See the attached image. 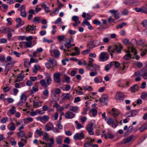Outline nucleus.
Here are the masks:
<instances>
[{
    "instance_id": "49",
    "label": "nucleus",
    "mask_w": 147,
    "mask_h": 147,
    "mask_svg": "<svg viewBox=\"0 0 147 147\" xmlns=\"http://www.w3.org/2000/svg\"><path fill=\"white\" fill-rule=\"evenodd\" d=\"M92 45H94L93 41L89 42V43L88 44L87 47L88 48H89L90 49L93 48V47H92Z\"/></svg>"
},
{
    "instance_id": "57",
    "label": "nucleus",
    "mask_w": 147,
    "mask_h": 147,
    "mask_svg": "<svg viewBox=\"0 0 147 147\" xmlns=\"http://www.w3.org/2000/svg\"><path fill=\"white\" fill-rule=\"evenodd\" d=\"M111 68V65L108 64L106 65L105 66V70L107 71H108Z\"/></svg>"
},
{
    "instance_id": "42",
    "label": "nucleus",
    "mask_w": 147,
    "mask_h": 147,
    "mask_svg": "<svg viewBox=\"0 0 147 147\" xmlns=\"http://www.w3.org/2000/svg\"><path fill=\"white\" fill-rule=\"evenodd\" d=\"M78 110V107L76 106L72 107L71 109H69L70 111L74 112H76Z\"/></svg>"
},
{
    "instance_id": "11",
    "label": "nucleus",
    "mask_w": 147,
    "mask_h": 147,
    "mask_svg": "<svg viewBox=\"0 0 147 147\" xmlns=\"http://www.w3.org/2000/svg\"><path fill=\"white\" fill-rule=\"evenodd\" d=\"M115 120L117 122V123H114V121L111 118H110L107 120V123L109 125L112 124V127L116 128L118 125V122L117 119H116Z\"/></svg>"
},
{
    "instance_id": "40",
    "label": "nucleus",
    "mask_w": 147,
    "mask_h": 147,
    "mask_svg": "<svg viewBox=\"0 0 147 147\" xmlns=\"http://www.w3.org/2000/svg\"><path fill=\"white\" fill-rule=\"evenodd\" d=\"M94 43V47L98 46L100 44V42L98 40H95L93 41Z\"/></svg>"
},
{
    "instance_id": "13",
    "label": "nucleus",
    "mask_w": 147,
    "mask_h": 147,
    "mask_svg": "<svg viewBox=\"0 0 147 147\" xmlns=\"http://www.w3.org/2000/svg\"><path fill=\"white\" fill-rule=\"evenodd\" d=\"M75 116V114L73 112L68 111L65 114V117L67 119H72Z\"/></svg>"
},
{
    "instance_id": "21",
    "label": "nucleus",
    "mask_w": 147,
    "mask_h": 147,
    "mask_svg": "<svg viewBox=\"0 0 147 147\" xmlns=\"http://www.w3.org/2000/svg\"><path fill=\"white\" fill-rule=\"evenodd\" d=\"M63 100H69L71 97V95L69 93H67L66 94H63Z\"/></svg>"
},
{
    "instance_id": "6",
    "label": "nucleus",
    "mask_w": 147,
    "mask_h": 147,
    "mask_svg": "<svg viewBox=\"0 0 147 147\" xmlns=\"http://www.w3.org/2000/svg\"><path fill=\"white\" fill-rule=\"evenodd\" d=\"M131 43L130 44V47L131 49V51L132 53H134V55H136L137 54V52L136 51V49L134 47V45L135 44H137V42L136 38H133L131 42H130Z\"/></svg>"
},
{
    "instance_id": "43",
    "label": "nucleus",
    "mask_w": 147,
    "mask_h": 147,
    "mask_svg": "<svg viewBox=\"0 0 147 147\" xmlns=\"http://www.w3.org/2000/svg\"><path fill=\"white\" fill-rule=\"evenodd\" d=\"M8 119V118L7 117H5L1 119V122L2 123H4L7 121Z\"/></svg>"
},
{
    "instance_id": "41",
    "label": "nucleus",
    "mask_w": 147,
    "mask_h": 147,
    "mask_svg": "<svg viewBox=\"0 0 147 147\" xmlns=\"http://www.w3.org/2000/svg\"><path fill=\"white\" fill-rule=\"evenodd\" d=\"M72 20L75 22L80 21L79 19L78 16H74L72 18Z\"/></svg>"
},
{
    "instance_id": "61",
    "label": "nucleus",
    "mask_w": 147,
    "mask_h": 147,
    "mask_svg": "<svg viewBox=\"0 0 147 147\" xmlns=\"http://www.w3.org/2000/svg\"><path fill=\"white\" fill-rule=\"evenodd\" d=\"M4 31L6 33H9L11 31V29L9 27L5 28L4 29Z\"/></svg>"
},
{
    "instance_id": "4",
    "label": "nucleus",
    "mask_w": 147,
    "mask_h": 147,
    "mask_svg": "<svg viewBox=\"0 0 147 147\" xmlns=\"http://www.w3.org/2000/svg\"><path fill=\"white\" fill-rule=\"evenodd\" d=\"M125 97V95L121 92H117L115 94V98L117 101L121 102L123 100Z\"/></svg>"
},
{
    "instance_id": "51",
    "label": "nucleus",
    "mask_w": 147,
    "mask_h": 147,
    "mask_svg": "<svg viewBox=\"0 0 147 147\" xmlns=\"http://www.w3.org/2000/svg\"><path fill=\"white\" fill-rule=\"evenodd\" d=\"M107 134L109 138L112 139L114 138V136L112 133L109 132Z\"/></svg>"
},
{
    "instance_id": "47",
    "label": "nucleus",
    "mask_w": 147,
    "mask_h": 147,
    "mask_svg": "<svg viewBox=\"0 0 147 147\" xmlns=\"http://www.w3.org/2000/svg\"><path fill=\"white\" fill-rule=\"evenodd\" d=\"M51 130H52L54 132H56V133H59L60 132L59 130L57 128L55 127L53 125V127L52 128Z\"/></svg>"
},
{
    "instance_id": "7",
    "label": "nucleus",
    "mask_w": 147,
    "mask_h": 147,
    "mask_svg": "<svg viewBox=\"0 0 147 147\" xmlns=\"http://www.w3.org/2000/svg\"><path fill=\"white\" fill-rule=\"evenodd\" d=\"M109 57V55L108 53L107 52L101 53L99 56V58L100 60L102 61H106L108 59Z\"/></svg>"
},
{
    "instance_id": "2",
    "label": "nucleus",
    "mask_w": 147,
    "mask_h": 147,
    "mask_svg": "<svg viewBox=\"0 0 147 147\" xmlns=\"http://www.w3.org/2000/svg\"><path fill=\"white\" fill-rule=\"evenodd\" d=\"M45 79L41 80L40 83L42 86L47 87L51 83L52 79L51 75L49 74L45 76Z\"/></svg>"
},
{
    "instance_id": "28",
    "label": "nucleus",
    "mask_w": 147,
    "mask_h": 147,
    "mask_svg": "<svg viewBox=\"0 0 147 147\" xmlns=\"http://www.w3.org/2000/svg\"><path fill=\"white\" fill-rule=\"evenodd\" d=\"M18 136L19 138H22L25 135V133L24 131H20L18 132L17 133Z\"/></svg>"
},
{
    "instance_id": "50",
    "label": "nucleus",
    "mask_w": 147,
    "mask_h": 147,
    "mask_svg": "<svg viewBox=\"0 0 147 147\" xmlns=\"http://www.w3.org/2000/svg\"><path fill=\"white\" fill-rule=\"evenodd\" d=\"M24 66L26 68H28V66L27 65L26 63L27 64L28 62L29 61V60L28 59H24Z\"/></svg>"
},
{
    "instance_id": "54",
    "label": "nucleus",
    "mask_w": 147,
    "mask_h": 147,
    "mask_svg": "<svg viewBox=\"0 0 147 147\" xmlns=\"http://www.w3.org/2000/svg\"><path fill=\"white\" fill-rule=\"evenodd\" d=\"M26 101H24L20 100L19 102L17 104V105L18 106H21L23 105V104Z\"/></svg>"
},
{
    "instance_id": "1",
    "label": "nucleus",
    "mask_w": 147,
    "mask_h": 147,
    "mask_svg": "<svg viewBox=\"0 0 147 147\" xmlns=\"http://www.w3.org/2000/svg\"><path fill=\"white\" fill-rule=\"evenodd\" d=\"M123 49V47L122 45L120 43H119L113 46H109L107 48V51L110 54L111 58H112L113 57V53H115V51L118 53H120Z\"/></svg>"
},
{
    "instance_id": "10",
    "label": "nucleus",
    "mask_w": 147,
    "mask_h": 147,
    "mask_svg": "<svg viewBox=\"0 0 147 147\" xmlns=\"http://www.w3.org/2000/svg\"><path fill=\"white\" fill-rule=\"evenodd\" d=\"M108 96L107 95L104 94L102 95L99 100L101 105H103L107 104L108 100Z\"/></svg>"
},
{
    "instance_id": "12",
    "label": "nucleus",
    "mask_w": 147,
    "mask_h": 147,
    "mask_svg": "<svg viewBox=\"0 0 147 147\" xmlns=\"http://www.w3.org/2000/svg\"><path fill=\"white\" fill-rule=\"evenodd\" d=\"M60 74V73L59 72L54 74L53 76V79L56 83H59L61 81Z\"/></svg>"
},
{
    "instance_id": "48",
    "label": "nucleus",
    "mask_w": 147,
    "mask_h": 147,
    "mask_svg": "<svg viewBox=\"0 0 147 147\" xmlns=\"http://www.w3.org/2000/svg\"><path fill=\"white\" fill-rule=\"evenodd\" d=\"M15 108V107H13L12 108V109H10L9 110V111H10L11 113V114H14L15 113L16 111L14 109Z\"/></svg>"
},
{
    "instance_id": "18",
    "label": "nucleus",
    "mask_w": 147,
    "mask_h": 147,
    "mask_svg": "<svg viewBox=\"0 0 147 147\" xmlns=\"http://www.w3.org/2000/svg\"><path fill=\"white\" fill-rule=\"evenodd\" d=\"M130 90L132 92H135L136 91H138L139 89V87L136 84H135L131 87L130 88Z\"/></svg>"
},
{
    "instance_id": "22",
    "label": "nucleus",
    "mask_w": 147,
    "mask_h": 147,
    "mask_svg": "<svg viewBox=\"0 0 147 147\" xmlns=\"http://www.w3.org/2000/svg\"><path fill=\"white\" fill-rule=\"evenodd\" d=\"M147 129V123H146L144 124L141 127H140L139 129L140 130V131L143 132L145 130Z\"/></svg>"
},
{
    "instance_id": "44",
    "label": "nucleus",
    "mask_w": 147,
    "mask_h": 147,
    "mask_svg": "<svg viewBox=\"0 0 147 147\" xmlns=\"http://www.w3.org/2000/svg\"><path fill=\"white\" fill-rule=\"evenodd\" d=\"M93 23L94 24H96V25H99L101 24V22L95 19L93 21Z\"/></svg>"
},
{
    "instance_id": "45",
    "label": "nucleus",
    "mask_w": 147,
    "mask_h": 147,
    "mask_svg": "<svg viewBox=\"0 0 147 147\" xmlns=\"http://www.w3.org/2000/svg\"><path fill=\"white\" fill-rule=\"evenodd\" d=\"M92 67H93L94 68V70L96 71L97 70L99 69L100 67L98 65L95 64H94Z\"/></svg>"
},
{
    "instance_id": "59",
    "label": "nucleus",
    "mask_w": 147,
    "mask_h": 147,
    "mask_svg": "<svg viewBox=\"0 0 147 147\" xmlns=\"http://www.w3.org/2000/svg\"><path fill=\"white\" fill-rule=\"evenodd\" d=\"M30 62L31 63H37L38 60L36 59H34L33 58H31L30 59Z\"/></svg>"
},
{
    "instance_id": "64",
    "label": "nucleus",
    "mask_w": 147,
    "mask_h": 147,
    "mask_svg": "<svg viewBox=\"0 0 147 147\" xmlns=\"http://www.w3.org/2000/svg\"><path fill=\"white\" fill-rule=\"evenodd\" d=\"M144 42V41L142 39H140L139 41L137 42V45H142Z\"/></svg>"
},
{
    "instance_id": "34",
    "label": "nucleus",
    "mask_w": 147,
    "mask_h": 147,
    "mask_svg": "<svg viewBox=\"0 0 147 147\" xmlns=\"http://www.w3.org/2000/svg\"><path fill=\"white\" fill-rule=\"evenodd\" d=\"M53 53L55 57H58L60 55L59 51L58 50H54L53 51Z\"/></svg>"
},
{
    "instance_id": "19",
    "label": "nucleus",
    "mask_w": 147,
    "mask_h": 147,
    "mask_svg": "<svg viewBox=\"0 0 147 147\" xmlns=\"http://www.w3.org/2000/svg\"><path fill=\"white\" fill-rule=\"evenodd\" d=\"M36 26H30L28 25L26 28V30L28 32L33 31L36 29Z\"/></svg>"
},
{
    "instance_id": "14",
    "label": "nucleus",
    "mask_w": 147,
    "mask_h": 147,
    "mask_svg": "<svg viewBox=\"0 0 147 147\" xmlns=\"http://www.w3.org/2000/svg\"><path fill=\"white\" fill-rule=\"evenodd\" d=\"M128 50H127L126 52L127 54L123 56V58L124 59L127 60H129L131 58L132 55L130 54V52L129 49H130V47H128Z\"/></svg>"
},
{
    "instance_id": "46",
    "label": "nucleus",
    "mask_w": 147,
    "mask_h": 147,
    "mask_svg": "<svg viewBox=\"0 0 147 147\" xmlns=\"http://www.w3.org/2000/svg\"><path fill=\"white\" fill-rule=\"evenodd\" d=\"M90 50L87 49L85 50H84L82 52V53L83 55H85L88 53L90 52Z\"/></svg>"
},
{
    "instance_id": "62",
    "label": "nucleus",
    "mask_w": 147,
    "mask_h": 147,
    "mask_svg": "<svg viewBox=\"0 0 147 147\" xmlns=\"http://www.w3.org/2000/svg\"><path fill=\"white\" fill-rule=\"evenodd\" d=\"M49 92L47 90H45L43 92V93L46 96H48L49 95Z\"/></svg>"
},
{
    "instance_id": "37",
    "label": "nucleus",
    "mask_w": 147,
    "mask_h": 147,
    "mask_svg": "<svg viewBox=\"0 0 147 147\" xmlns=\"http://www.w3.org/2000/svg\"><path fill=\"white\" fill-rule=\"evenodd\" d=\"M83 89L84 90H87L89 91H90L93 90L92 88L90 86H86L84 87Z\"/></svg>"
},
{
    "instance_id": "52",
    "label": "nucleus",
    "mask_w": 147,
    "mask_h": 147,
    "mask_svg": "<svg viewBox=\"0 0 147 147\" xmlns=\"http://www.w3.org/2000/svg\"><path fill=\"white\" fill-rule=\"evenodd\" d=\"M18 10L20 11V12L25 11V6L24 5H22L21 6Z\"/></svg>"
},
{
    "instance_id": "17",
    "label": "nucleus",
    "mask_w": 147,
    "mask_h": 147,
    "mask_svg": "<svg viewBox=\"0 0 147 147\" xmlns=\"http://www.w3.org/2000/svg\"><path fill=\"white\" fill-rule=\"evenodd\" d=\"M53 124L52 123L49 122L47 123L45 126V129L47 131H49L51 130L53 126Z\"/></svg>"
},
{
    "instance_id": "39",
    "label": "nucleus",
    "mask_w": 147,
    "mask_h": 147,
    "mask_svg": "<svg viewBox=\"0 0 147 147\" xmlns=\"http://www.w3.org/2000/svg\"><path fill=\"white\" fill-rule=\"evenodd\" d=\"M27 99V97L24 94H22L20 96V100H22L24 101H26Z\"/></svg>"
},
{
    "instance_id": "30",
    "label": "nucleus",
    "mask_w": 147,
    "mask_h": 147,
    "mask_svg": "<svg viewBox=\"0 0 147 147\" xmlns=\"http://www.w3.org/2000/svg\"><path fill=\"white\" fill-rule=\"evenodd\" d=\"M141 13H147V8L145 6H142L141 7Z\"/></svg>"
},
{
    "instance_id": "3",
    "label": "nucleus",
    "mask_w": 147,
    "mask_h": 147,
    "mask_svg": "<svg viewBox=\"0 0 147 147\" xmlns=\"http://www.w3.org/2000/svg\"><path fill=\"white\" fill-rule=\"evenodd\" d=\"M61 92V90L59 88L54 89L51 91V96L54 101L59 100V95Z\"/></svg>"
},
{
    "instance_id": "55",
    "label": "nucleus",
    "mask_w": 147,
    "mask_h": 147,
    "mask_svg": "<svg viewBox=\"0 0 147 147\" xmlns=\"http://www.w3.org/2000/svg\"><path fill=\"white\" fill-rule=\"evenodd\" d=\"M70 139L69 138L66 137L64 140V142L65 143L69 144L70 143Z\"/></svg>"
},
{
    "instance_id": "20",
    "label": "nucleus",
    "mask_w": 147,
    "mask_h": 147,
    "mask_svg": "<svg viewBox=\"0 0 147 147\" xmlns=\"http://www.w3.org/2000/svg\"><path fill=\"white\" fill-rule=\"evenodd\" d=\"M24 74H22V73L19 74L17 77L15 82H17L22 81V79L24 78Z\"/></svg>"
},
{
    "instance_id": "8",
    "label": "nucleus",
    "mask_w": 147,
    "mask_h": 147,
    "mask_svg": "<svg viewBox=\"0 0 147 147\" xmlns=\"http://www.w3.org/2000/svg\"><path fill=\"white\" fill-rule=\"evenodd\" d=\"M49 117L48 116L45 115L43 117L39 116L36 118V119L38 121H40L43 123L47 122L49 120Z\"/></svg>"
},
{
    "instance_id": "63",
    "label": "nucleus",
    "mask_w": 147,
    "mask_h": 147,
    "mask_svg": "<svg viewBox=\"0 0 147 147\" xmlns=\"http://www.w3.org/2000/svg\"><path fill=\"white\" fill-rule=\"evenodd\" d=\"M115 18V20L118 19L120 18V14L119 13H116L114 14L113 16Z\"/></svg>"
},
{
    "instance_id": "33",
    "label": "nucleus",
    "mask_w": 147,
    "mask_h": 147,
    "mask_svg": "<svg viewBox=\"0 0 147 147\" xmlns=\"http://www.w3.org/2000/svg\"><path fill=\"white\" fill-rule=\"evenodd\" d=\"M24 43L25 44V47L26 48L30 47L32 44V42L31 41L24 42Z\"/></svg>"
},
{
    "instance_id": "32",
    "label": "nucleus",
    "mask_w": 147,
    "mask_h": 147,
    "mask_svg": "<svg viewBox=\"0 0 147 147\" xmlns=\"http://www.w3.org/2000/svg\"><path fill=\"white\" fill-rule=\"evenodd\" d=\"M41 20V18L39 17H35L34 18V20L33 21V22H37L39 23Z\"/></svg>"
},
{
    "instance_id": "36",
    "label": "nucleus",
    "mask_w": 147,
    "mask_h": 147,
    "mask_svg": "<svg viewBox=\"0 0 147 147\" xmlns=\"http://www.w3.org/2000/svg\"><path fill=\"white\" fill-rule=\"evenodd\" d=\"M16 21L17 23L20 24L21 25H23L24 24V22L22 21L21 19L20 18H17L16 19Z\"/></svg>"
},
{
    "instance_id": "27",
    "label": "nucleus",
    "mask_w": 147,
    "mask_h": 147,
    "mask_svg": "<svg viewBox=\"0 0 147 147\" xmlns=\"http://www.w3.org/2000/svg\"><path fill=\"white\" fill-rule=\"evenodd\" d=\"M93 123L92 122L89 123L86 127V130H89V129H93Z\"/></svg>"
},
{
    "instance_id": "26",
    "label": "nucleus",
    "mask_w": 147,
    "mask_h": 147,
    "mask_svg": "<svg viewBox=\"0 0 147 147\" xmlns=\"http://www.w3.org/2000/svg\"><path fill=\"white\" fill-rule=\"evenodd\" d=\"M12 67V66L9 65V63H7L5 68V72H7Z\"/></svg>"
},
{
    "instance_id": "60",
    "label": "nucleus",
    "mask_w": 147,
    "mask_h": 147,
    "mask_svg": "<svg viewBox=\"0 0 147 147\" xmlns=\"http://www.w3.org/2000/svg\"><path fill=\"white\" fill-rule=\"evenodd\" d=\"M90 76H96L97 74V73L96 71L94 72L92 71L90 73Z\"/></svg>"
},
{
    "instance_id": "53",
    "label": "nucleus",
    "mask_w": 147,
    "mask_h": 147,
    "mask_svg": "<svg viewBox=\"0 0 147 147\" xmlns=\"http://www.w3.org/2000/svg\"><path fill=\"white\" fill-rule=\"evenodd\" d=\"M11 144L12 146H15L16 144V142L14 141V139L13 138H12L11 139Z\"/></svg>"
},
{
    "instance_id": "31",
    "label": "nucleus",
    "mask_w": 147,
    "mask_h": 147,
    "mask_svg": "<svg viewBox=\"0 0 147 147\" xmlns=\"http://www.w3.org/2000/svg\"><path fill=\"white\" fill-rule=\"evenodd\" d=\"M90 112H92L93 116L94 117L96 116L97 113V111L96 109H93L90 110Z\"/></svg>"
},
{
    "instance_id": "35",
    "label": "nucleus",
    "mask_w": 147,
    "mask_h": 147,
    "mask_svg": "<svg viewBox=\"0 0 147 147\" xmlns=\"http://www.w3.org/2000/svg\"><path fill=\"white\" fill-rule=\"evenodd\" d=\"M147 97V93L146 92H143L141 95V98L143 99H145Z\"/></svg>"
},
{
    "instance_id": "38",
    "label": "nucleus",
    "mask_w": 147,
    "mask_h": 147,
    "mask_svg": "<svg viewBox=\"0 0 147 147\" xmlns=\"http://www.w3.org/2000/svg\"><path fill=\"white\" fill-rule=\"evenodd\" d=\"M57 38L59 42H61L64 39L65 37L64 35L58 36L57 37Z\"/></svg>"
},
{
    "instance_id": "58",
    "label": "nucleus",
    "mask_w": 147,
    "mask_h": 147,
    "mask_svg": "<svg viewBox=\"0 0 147 147\" xmlns=\"http://www.w3.org/2000/svg\"><path fill=\"white\" fill-rule=\"evenodd\" d=\"M143 26L145 28H147V20H144L142 23Z\"/></svg>"
},
{
    "instance_id": "25",
    "label": "nucleus",
    "mask_w": 147,
    "mask_h": 147,
    "mask_svg": "<svg viewBox=\"0 0 147 147\" xmlns=\"http://www.w3.org/2000/svg\"><path fill=\"white\" fill-rule=\"evenodd\" d=\"M131 117H134L136 116L138 113V111L137 110L134 109L131 111Z\"/></svg>"
},
{
    "instance_id": "9",
    "label": "nucleus",
    "mask_w": 147,
    "mask_h": 147,
    "mask_svg": "<svg viewBox=\"0 0 147 147\" xmlns=\"http://www.w3.org/2000/svg\"><path fill=\"white\" fill-rule=\"evenodd\" d=\"M85 137V134L83 131L80 133H77L74 136V138L75 140H81Z\"/></svg>"
},
{
    "instance_id": "15",
    "label": "nucleus",
    "mask_w": 147,
    "mask_h": 147,
    "mask_svg": "<svg viewBox=\"0 0 147 147\" xmlns=\"http://www.w3.org/2000/svg\"><path fill=\"white\" fill-rule=\"evenodd\" d=\"M7 129L10 131H13L16 128L15 123L12 122H10L7 125Z\"/></svg>"
},
{
    "instance_id": "29",
    "label": "nucleus",
    "mask_w": 147,
    "mask_h": 147,
    "mask_svg": "<svg viewBox=\"0 0 147 147\" xmlns=\"http://www.w3.org/2000/svg\"><path fill=\"white\" fill-rule=\"evenodd\" d=\"M92 146V144L89 141H88L84 142L83 146L84 147H90Z\"/></svg>"
},
{
    "instance_id": "56",
    "label": "nucleus",
    "mask_w": 147,
    "mask_h": 147,
    "mask_svg": "<svg viewBox=\"0 0 147 147\" xmlns=\"http://www.w3.org/2000/svg\"><path fill=\"white\" fill-rule=\"evenodd\" d=\"M44 136L43 139L47 141L49 140V141L50 139H48V134L47 133H44V134H43Z\"/></svg>"
},
{
    "instance_id": "24",
    "label": "nucleus",
    "mask_w": 147,
    "mask_h": 147,
    "mask_svg": "<svg viewBox=\"0 0 147 147\" xmlns=\"http://www.w3.org/2000/svg\"><path fill=\"white\" fill-rule=\"evenodd\" d=\"M49 141H51V143L48 142L46 144L47 146L48 147H52V145L54 144V140L53 138L49 139Z\"/></svg>"
},
{
    "instance_id": "16",
    "label": "nucleus",
    "mask_w": 147,
    "mask_h": 147,
    "mask_svg": "<svg viewBox=\"0 0 147 147\" xmlns=\"http://www.w3.org/2000/svg\"><path fill=\"white\" fill-rule=\"evenodd\" d=\"M109 113L115 117H117L119 114V111L115 109L114 108L112 109V110L110 111Z\"/></svg>"
},
{
    "instance_id": "23",
    "label": "nucleus",
    "mask_w": 147,
    "mask_h": 147,
    "mask_svg": "<svg viewBox=\"0 0 147 147\" xmlns=\"http://www.w3.org/2000/svg\"><path fill=\"white\" fill-rule=\"evenodd\" d=\"M122 42L124 44L127 46H130V44L131 43L130 42L129 40L127 38L124 39L122 40Z\"/></svg>"
},
{
    "instance_id": "5",
    "label": "nucleus",
    "mask_w": 147,
    "mask_h": 147,
    "mask_svg": "<svg viewBox=\"0 0 147 147\" xmlns=\"http://www.w3.org/2000/svg\"><path fill=\"white\" fill-rule=\"evenodd\" d=\"M133 137L134 136L131 135L126 138H125L121 142V143L122 144H126L127 143L130 142H132L134 140L133 139Z\"/></svg>"
}]
</instances>
